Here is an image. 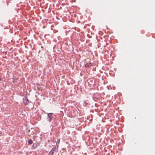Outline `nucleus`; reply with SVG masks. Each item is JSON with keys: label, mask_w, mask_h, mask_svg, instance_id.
I'll return each instance as SVG.
<instances>
[{"label": "nucleus", "mask_w": 155, "mask_h": 155, "mask_svg": "<svg viewBox=\"0 0 155 155\" xmlns=\"http://www.w3.org/2000/svg\"><path fill=\"white\" fill-rule=\"evenodd\" d=\"M52 115V113H49L48 114L47 119L49 122H51V121Z\"/></svg>", "instance_id": "f257e3e1"}, {"label": "nucleus", "mask_w": 155, "mask_h": 155, "mask_svg": "<svg viewBox=\"0 0 155 155\" xmlns=\"http://www.w3.org/2000/svg\"><path fill=\"white\" fill-rule=\"evenodd\" d=\"M56 147H54L50 152L48 155H53Z\"/></svg>", "instance_id": "f03ea898"}, {"label": "nucleus", "mask_w": 155, "mask_h": 155, "mask_svg": "<svg viewBox=\"0 0 155 155\" xmlns=\"http://www.w3.org/2000/svg\"><path fill=\"white\" fill-rule=\"evenodd\" d=\"M23 103L25 105H27L29 104V100L27 97H26L24 99Z\"/></svg>", "instance_id": "7ed1b4c3"}, {"label": "nucleus", "mask_w": 155, "mask_h": 155, "mask_svg": "<svg viewBox=\"0 0 155 155\" xmlns=\"http://www.w3.org/2000/svg\"><path fill=\"white\" fill-rule=\"evenodd\" d=\"M37 147V144L36 143L35 144H33V145L32 146V148H35Z\"/></svg>", "instance_id": "20e7f679"}, {"label": "nucleus", "mask_w": 155, "mask_h": 155, "mask_svg": "<svg viewBox=\"0 0 155 155\" xmlns=\"http://www.w3.org/2000/svg\"><path fill=\"white\" fill-rule=\"evenodd\" d=\"M59 143H60V140L59 139H58L57 140V142L56 144V147H57V148H58V144Z\"/></svg>", "instance_id": "39448f33"}, {"label": "nucleus", "mask_w": 155, "mask_h": 155, "mask_svg": "<svg viewBox=\"0 0 155 155\" xmlns=\"http://www.w3.org/2000/svg\"><path fill=\"white\" fill-rule=\"evenodd\" d=\"M33 143L32 140L31 139H29L28 141V143L29 144H32Z\"/></svg>", "instance_id": "423d86ee"}, {"label": "nucleus", "mask_w": 155, "mask_h": 155, "mask_svg": "<svg viewBox=\"0 0 155 155\" xmlns=\"http://www.w3.org/2000/svg\"><path fill=\"white\" fill-rule=\"evenodd\" d=\"M2 134V132L1 131H0V136H1Z\"/></svg>", "instance_id": "0eeeda50"}, {"label": "nucleus", "mask_w": 155, "mask_h": 155, "mask_svg": "<svg viewBox=\"0 0 155 155\" xmlns=\"http://www.w3.org/2000/svg\"><path fill=\"white\" fill-rule=\"evenodd\" d=\"M0 80H1V78H0Z\"/></svg>", "instance_id": "6e6552de"}]
</instances>
